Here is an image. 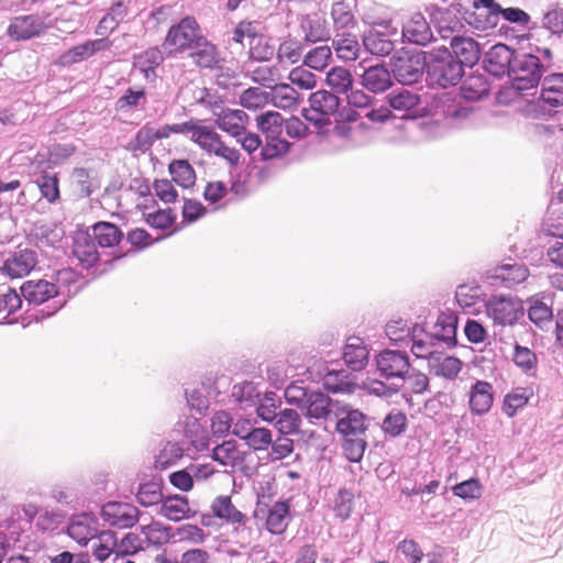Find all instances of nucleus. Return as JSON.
I'll return each instance as SVG.
<instances>
[{
	"label": "nucleus",
	"mask_w": 563,
	"mask_h": 563,
	"mask_svg": "<svg viewBox=\"0 0 563 563\" xmlns=\"http://www.w3.org/2000/svg\"><path fill=\"white\" fill-rule=\"evenodd\" d=\"M428 66L426 82L430 88H442L456 86L465 73L462 66L454 59L446 46L434 47L427 51Z\"/></svg>",
	"instance_id": "obj_1"
},
{
	"label": "nucleus",
	"mask_w": 563,
	"mask_h": 563,
	"mask_svg": "<svg viewBox=\"0 0 563 563\" xmlns=\"http://www.w3.org/2000/svg\"><path fill=\"white\" fill-rule=\"evenodd\" d=\"M427 51L420 48H401L389 60L393 78L402 86L418 84L427 75Z\"/></svg>",
	"instance_id": "obj_2"
},
{
	"label": "nucleus",
	"mask_w": 563,
	"mask_h": 563,
	"mask_svg": "<svg viewBox=\"0 0 563 563\" xmlns=\"http://www.w3.org/2000/svg\"><path fill=\"white\" fill-rule=\"evenodd\" d=\"M510 73V88L518 95H523L539 86L544 75V66L533 52L519 51Z\"/></svg>",
	"instance_id": "obj_3"
},
{
	"label": "nucleus",
	"mask_w": 563,
	"mask_h": 563,
	"mask_svg": "<svg viewBox=\"0 0 563 563\" xmlns=\"http://www.w3.org/2000/svg\"><path fill=\"white\" fill-rule=\"evenodd\" d=\"M202 37L196 18L186 15L169 27L163 47L167 51V56H175L194 49L199 45V41H202Z\"/></svg>",
	"instance_id": "obj_4"
},
{
	"label": "nucleus",
	"mask_w": 563,
	"mask_h": 563,
	"mask_svg": "<svg viewBox=\"0 0 563 563\" xmlns=\"http://www.w3.org/2000/svg\"><path fill=\"white\" fill-rule=\"evenodd\" d=\"M308 101L310 109H302L301 115L312 125L321 128L331 124V117H335L340 110L343 98L332 90L319 89L310 93Z\"/></svg>",
	"instance_id": "obj_5"
},
{
	"label": "nucleus",
	"mask_w": 563,
	"mask_h": 563,
	"mask_svg": "<svg viewBox=\"0 0 563 563\" xmlns=\"http://www.w3.org/2000/svg\"><path fill=\"white\" fill-rule=\"evenodd\" d=\"M20 290L29 305L47 303V310H41L43 317L55 314L67 302V298L58 284H21Z\"/></svg>",
	"instance_id": "obj_6"
},
{
	"label": "nucleus",
	"mask_w": 563,
	"mask_h": 563,
	"mask_svg": "<svg viewBox=\"0 0 563 563\" xmlns=\"http://www.w3.org/2000/svg\"><path fill=\"white\" fill-rule=\"evenodd\" d=\"M518 52L507 44L497 43L484 54L482 67L495 78L509 77Z\"/></svg>",
	"instance_id": "obj_7"
},
{
	"label": "nucleus",
	"mask_w": 563,
	"mask_h": 563,
	"mask_svg": "<svg viewBox=\"0 0 563 563\" xmlns=\"http://www.w3.org/2000/svg\"><path fill=\"white\" fill-rule=\"evenodd\" d=\"M48 13H37L14 16L7 26L5 34L13 41L25 42L40 37L48 29L46 19Z\"/></svg>",
	"instance_id": "obj_8"
},
{
	"label": "nucleus",
	"mask_w": 563,
	"mask_h": 563,
	"mask_svg": "<svg viewBox=\"0 0 563 563\" xmlns=\"http://www.w3.org/2000/svg\"><path fill=\"white\" fill-rule=\"evenodd\" d=\"M375 361L379 375L386 379L405 380L411 367L409 354L399 349H384L376 355Z\"/></svg>",
	"instance_id": "obj_9"
},
{
	"label": "nucleus",
	"mask_w": 563,
	"mask_h": 563,
	"mask_svg": "<svg viewBox=\"0 0 563 563\" xmlns=\"http://www.w3.org/2000/svg\"><path fill=\"white\" fill-rule=\"evenodd\" d=\"M486 311L494 323L503 327L514 325L523 317L522 301L507 296H492L486 303Z\"/></svg>",
	"instance_id": "obj_10"
},
{
	"label": "nucleus",
	"mask_w": 563,
	"mask_h": 563,
	"mask_svg": "<svg viewBox=\"0 0 563 563\" xmlns=\"http://www.w3.org/2000/svg\"><path fill=\"white\" fill-rule=\"evenodd\" d=\"M111 41L109 37H100L95 40H86L82 43L71 46L57 56L54 65L66 68L80 62L87 60L99 52L109 49Z\"/></svg>",
	"instance_id": "obj_11"
},
{
	"label": "nucleus",
	"mask_w": 563,
	"mask_h": 563,
	"mask_svg": "<svg viewBox=\"0 0 563 563\" xmlns=\"http://www.w3.org/2000/svg\"><path fill=\"white\" fill-rule=\"evenodd\" d=\"M334 417L338 418L335 430L344 438L363 435L367 430L366 415L351 405L340 402Z\"/></svg>",
	"instance_id": "obj_12"
},
{
	"label": "nucleus",
	"mask_w": 563,
	"mask_h": 563,
	"mask_svg": "<svg viewBox=\"0 0 563 563\" xmlns=\"http://www.w3.org/2000/svg\"><path fill=\"white\" fill-rule=\"evenodd\" d=\"M340 402L320 389H311L300 410L310 420H328L335 413Z\"/></svg>",
	"instance_id": "obj_13"
},
{
	"label": "nucleus",
	"mask_w": 563,
	"mask_h": 563,
	"mask_svg": "<svg viewBox=\"0 0 563 563\" xmlns=\"http://www.w3.org/2000/svg\"><path fill=\"white\" fill-rule=\"evenodd\" d=\"M37 264V254L31 249L13 252L0 265V273L10 279H20L27 276Z\"/></svg>",
	"instance_id": "obj_14"
},
{
	"label": "nucleus",
	"mask_w": 563,
	"mask_h": 563,
	"mask_svg": "<svg viewBox=\"0 0 563 563\" xmlns=\"http://www.w3.org/2000/svg\"><path fill=\"white\" fill-rule=\"evenodd\" d=\"M449 52L464 71L466 68H473L482 56L481 44L473 37L462 35L451 38Z\"/></svg>",
	"instance_id": "obj_15"
},
{
	"label": "nucleus",
	"mask_w": 563,
	"mask_h": 563,
	"mask_svg": "<svg viewBox=\"0 0 563 563\" xmlns=\"http://www.w3.org/2000/svg\"><path fill=\"white\" fill-rule=\"evenodd\" d=\"M99 520L92 512L73 515L67 526V534L78 544L86 547L98 534Z\"/></svg>",
	"instance_id": "obj_16"
},
{
	"label": "nucleus",
	"mask_w": 563,
	"mask_h": 563,
	"mask_svg": "<svg viewBox=\"0 0 563 563\" xmlns=\"http://www.w3.org/2000/svg\"><path fill=\"white\" fill-rule=\"evenodd\" d=\"M139 510L128 503L109 501L101 508V517L111 527L131 528L137 521Z\"/></svg>",
	"instance_id": "obj_17"
},
{
	"label": "nucleus",
	"mask_w": 563,
	"mask_h": 563,
	"mask_svg": "<svg viewBox=\"0 0 563 563\" xmlns=\"http://www.w3.org/2000/svg\"><path fill=\"white\" fill-rule=\"evenodd\" d=\"M69 183L76 199L90 198L101 187L97 170L86 167L73 168L69 175Z\"/></svg>",
	"instance_id": "obj_18"
},
{
	"label": "nucleus",
	"mask_w": 563,
	"mask_h": 563,
	"mask_svg": "<svg viewBox=\"0 0 563 563\" xmlns=\"http://www.w3.org/2000/svg\"><path fill=\"white\" fill-rule=\"evenodd\" d=\"M143 187L145 188V190H143V211H145L150 207V203H154L155 200L145 179H143ZM176 220L177 214L170 207L165 209L158 208L157 210L148 213L143 212V221L152 229L161 231L170 228Z\"/></svg>",
	"instance_id": "obj_19"
},
{
	"label": "nucleus",
	"mask_w": 563,
	"mask_h": 563,
	"mask_svg": "<svg viewBox=\"0 0 563 563\" xmlns=\"http://www.w3.org/2000/svg\"><path fill=\"white\" fill-rule=\"evenodd\" d=\"M500 18L511 24L520 26H527L531 21L529 13L518 7L504 8L499 3L495 11H492L490 15H484L483 21L479 24L482 31L495 30L498 27Z\"/></svg>",
	"instance_id": "obj_20"
},
{
	"label": "nucleus",
	"mask_w": 563,
	"mask_h": 563,
	"mask_svg": "<svg viewBox=\"0 0 563 563\" xmlns=\"http://www.w3.org/2000/svg\"><path fill=\"white\" fill-rule=\"evenodd\" d=\"M494 387L489 382L477 379L468 391L470 411L474 416L486 415L494 402Z\"/></svg>",
	"instance_id": "obj_21"
},
{
	"label": "nucleus",
	"mask_w": 563,
	"mask_h": 563,
	"mask_svg": "<svg viewBox=\"0 0 563 563\" xmlns=\"http://www.w3.org/2000/svg\"><path fill=\"white\" fill-rule=\"evenodd\" d=\"M401 36L404 42L417 46H426L433 38V33L421 12H416L402 26Z\"/></svg>",
	"instance_id": "obj_22"
},
{
	"label": "nucleus",
	"mask_w": 563,
	"mask_h": 563,
	"mask_svg": "<svg viewBox=\"0 0 563 563\" xmlns=\"http://www.w3.org/2000/svg\"><path fill=\"white\" fill-rule=\"evenodd\" d=\"M361 85L373 93L388 90L393 86V75L386 64H377L364 69Z\"/></svg>",
	"instance_id": "obj_23"
},
{
	"label": "nucleus",
	"mask_w": 563,
	"mask_h": 563,
	"mask_svg": "<svg viewBox=\"0 0 563 563\" xmlns=\"http://www.w3.org/2000/svg\"><path fill=\"white\" fill-rule=\"evenodd\" d=\"M459 317L453 311H442L439 313L435 329L432 335L433 340L444 343L449 349L457 346Z\"/></svg>",
	"instance_id": "obj_24"
},
{
	"label": "nucleus",
	"mask_w": 563,
	"mask_h": 563,
	"mask_svg": "<svg viewBox=\"0 0 563 563\" xmlns=\"http://www.w3.org/2000/svg\"><path fill=\"white\" fill-rule=\"evenodd\" d=\"M300 27L305 34L303 41L308 44L328 42L331 38L327 19L318 13L302 16Z\"/></svg>",
	"instance_id": "obj_25"
},
{
	"label": "nucleus",
	"mask_w": 563,
	"mask_h": 563,
	"mask_svg": "<svg viewBox=\"0 0 563 563\" xmlns=\"http://www.w3.org/2000/svg\"><path fill=\"white\" fill-rule=\"evenodd\" d=\"M159 514L168 520L180 521L194 518L197 511L190 509L187 496L174 494L165 497L159 507Z\"/></svg>",
	"instance_id": "obj_26"
},
{
	"label": "nucleus",
	"mask_w": 563,
	"mask_h": 563,
	"mask_svg": "<svg viewBox=\"0 0 563 563\" xmlns=\"http://www.w3.org/2000/svg\"><path fill=\"white\" fill-rule=\"evenodd\" d=\"M462 366L463 363L459 357L446 355L440 351H434L428 362V368L431 374L448 379L455 378L461 372Z\"/></svg>",
	"instance_id": "obj_27"
},
{
	"label": "nucleus",
	"mask_w": 563,
	"mask_h": 563,
	"mask_svg": "<svg viewBox=\"0 0 563 563\" xmlns=\"http://www.w3.org/2000/svg\"><path fill=\"white\" fill-rule=\"evenodd\" d=\"M529 275L528 267L517 262L504 263L485 272V278L493 282H527Z\"/></svg>",
	"instance_id": "obj_28"
},
{
	"label": "nucleus",
	"mask_w": 563,
	"mask_h": 563,
	"mask_svg": "<svg viewBox=\"0 0 563 563\" xmlns=\"http://www.w3.org/2000/svg\"><path fill=\"white\" fill-rule=\"evenodd\" d=\"M96 243L101 249H113L124 239L121 228L110 221H97L91 225Z\"/></svg>",
	"instance_id": "obj_29"
},
{
	"label": "nucleus",
	"mask_w": 563,
	"mask_h": 563,
	"mask_svg": "<svg viewBox=\"0 0 563 563\" xmlns=\"http://www.w3.org/2000/svg\"><path fill=\"white\" fill-rule=\"evenodd\" d=\"M542 88L539 101L552 107L558 108L563 106V75L551 73L542 77Z\"/></svg>",
	"instance_id": "obj_30"
},
{
	"label": "nucleus",
	"mask_w": 563,
	"mask_h": 563,
	"mask_svg": "<svg viewBox=\"0 0 563 563\" xmlns=\"http://www.w3.org/2000/svg\"><path fill=\"white\" fill-rule=\"evenodd\" d=\"M211 511L213 516L227 523H239L245 526L247 517L235 508L232 499L228 495H220L211 503Z\"/></svg>",
	"instance_id": "obj_31"
},
{
	"label": "nucleus",
	"mask_w": 563,
	"mask_h": 563,
	"mask_svg": "<svg viewBox=\"0 0 563 563\" xmlns=\"http://www.w3.org/2000/svg\"><path fill=\"white\" fill-rule=\"evenodd\" d=\"M286 518H290V500L276 501L267 512L266 529L272 534H282L286 528Z\"/></svg>",
	"instance_id": "obj_32"
},
{
	"label": "nucleus",
	"mask_w": 563,
	"mask_h": 563,
	"mask_svg": "<svg viewBox=\"0 0 563 563\" xmlns=\"http://www.w3.org/2000/svg\"><path fill=\"white\" fill-rule=\"evenodd\" d=\"M389 36L390 35H387L380 31L371 29L367 32H364L362 40L365 48L372 55L385 57L390 55L395 48L394 42L389 38Z\"/></svg>",
	"instance_id": "obj_33"
},
{
	"label": "nucleus",
	"mask_w": 563,
	"mask_h": 563,
	"mask_svg": "<svg viewBox=\"0 0 563 563\" xmlns=\"http://www.w3.org/2000/svg\"><path fill=\"white\" fill-rule=\"evenodd\" d=\"M168 172L172 180L185 189L191 188L196 184V172L188 159H173L168 164Z\"/></svg>",
	"instance_id": "obj_34"
},
{
	"label": "nucleus",
	"mask_w": 563,
	"mask_h": 563,
	"mask_svg": "<svg viewBox=\"0 0 563 563\" xmlns=\"http://www.w3.org/2000/svg\"><path fill=\"white\" fill-rule=\"evenodd\" d=\"M41 197L48 203H56L60 200L59 174L42 170L35 180Z\"/></svg>",
	"instance_id": "obj_35"
},
{
	"label": "nucleus",
	"mask_w": 563,
	"mask_h": 563,
	"mask_svg": "<svg viewBox=\"0 0 563 563\" xmlns=\"http://www.w3.org/2000/svg\"><path fill=\"white\" fill-rule=\"evenodd\" d=\"M271 102L274 107L279 109H291L300 102L299 92L289 84L279 82L272 89Z\"/></svg>",
	"instance_id": "obj_36"
},
{
	"label": "nucleus",
	"mask_w": 563,
	"mask_h": 563,
	"mask_svg": "<svg viewBox=\"0 0 563 563\" xmlns=\"http://www.w3.org/2000/svg\"><path fill=\"white\" fill-rule=\"evenodd\" d=\"M325 84L332 91L339 95H346L354 84L353 76L349 69L341 66H333L325 74Z\"/></svg>",
	"instance_id": "obj_37"
},
{
	"label": "nucleus",
	"mask_w": 563,
	"mask_h": 563,
	"mask_svg": "<svg viewBox=\"0 0 563 563\" xmlns=\"http://www.w3.org/2000/svg\"><path fill=\"white\" fill-rule=\"evenodd\" d=\"M355 342H347L343 349V360L354 372L362 371L368 361V351L358 338Z\"/></svg>",
	"instance_id": "obj_38"
},
{
	"label": "nucleus",
	"mask_w": 563,
	"mask_h": 563,
	"mask_svg": "<svg viewBox=\"0 0 563 563\" xmlns=\"http://www.w3.org/2000/svg\"><path fill=\"white\" fill-rule=\"evenodd\" d=\"M418 327V323L410 325L408 321L404 319L390 320L385 327V333L394 344L398 345L405 343L408 346L409 340L411 336L416 335V328Z\"/></svg>",
	"instance_id": "obj_39"
},
{
	"label": "nucleus",
	"mask_w": 563,
	"mask_h": 563,
	"mask_svg": "<svg viewBox=\"0 0 563 563\" xmlns=\"http://www.w3.org/2000/svg\"><path fill=\"white\" fill-rule=\"evenodd\" d=\"M185 453V448L179 442L167 441L155 455L154 467L157 471H165L175 465Z\"/></svg>",
	"instance_id": "obj_40"
},
{
	"label": "nucleus",
	"mask_w": 563,
	"mask_h": 563,
	"mask_svg": "<svg viewBox=\"0 0 563 563\" xmlns=\"http://www.w3.org/2000/svg\"><path fill=\"white\" fill-rule=\"evenodd\" d=\"M273 424L280 435L298 434L301 427V417L295 409L285 408L278 411Z\"/></svg>",
	"instance_id": "obj_41"
},
{
	"label": "nucleus",
	"mask_w": 563,
	"mask_h": 563,
	"mask_svg": "<svg viewBox=\"0 0 563 563\" xmlns=\"http://www.w3.org/2000/svg\"><path fill=\"white\" fill-rule=\"evenodd\" d=\"M143 534L145 537L143 542L156 548L167 543L170 538L174 537L173 528L170 526L154 520L147 525H143Z\"/></svg>",
	"instance_id": "obj_42"
},
{
	"label": "nucleus",
	"mask_w": 563,
	"mask_h": 563,
	"mask_svg": "<svg viewBox=\"0 0 563 563\" xmlns=\"http://www.w3.org/2000/svg\"><path fill=\"white\" fill-rule=\"evenodd\" d=\"M388 104L397 111L413 110L421 101L418 93H415L406 88H398L393 90L387 96Z\"/></svg>",
	"instance_id": "obj_43"
},
{
	"label": "nucleus",
	"mask_w": 563,
	"mask_h": 563,
	"mask_svg": "<svg viewBox=\"0 0 563 563\" xmlns=\"http://www.w3.org/2000/svg\"><path fill=\"white\" fill-rule=\"evenodd\" d=\"M256 125L266 137L280 136L283 133L284 118L277 111L267 110L257 115Z\"/></svg>",
	"instance_id": "obj_44"
},
{
	"label": "nucleus",
	"mask_w": 563,
	"mask_h": 563,
	"mask_svg": "<svg viewBox=\"0 0 563 563\" xmlns=\"http://www.w3.org/2000/svg\"><path fill=\"white\" fill-rule=\"evenodd\" d=\"M194 49V53L190 54L197 66L201 68L213 69L218 64V48L214 44L209 42L205 36L202 41H199V45H197Z\"/></svg>",
	"instance_id": "obj_45"
},
{
	"label": "nucleus",
	"mask_w": 563,
	"mask_h": 563,
	"mask_svg": "<svg viewBox=\"0 0 563 563\" xmlns=\"http://www.w3.org/2000/svg\"><path fill=\"white\" fill-rule=\"evenodd\" d=\"M323 388L331 394H353L357 385L350 379L344 372H329L323 378Z\"/></svg>",
	"instance_id": "obj_46"
},
{
	"label": "nucleus",
	"mask_w": 563,
	"mask_h": 563,
	"mask_svg": "<svg viewBox=\"0 0 563 563\" xmlns=\"http://www.w3.org/2000/svg\"><path fill=\"white\" fill-rule=\"evenodd\" d=\"M163 488L164 479L162 476H152L148 481L143 477V508L162 505L166 497Z\"/></svg>",
	"instance_id": "obj_47"
},
{
	"label": "nucleus",
	"mask_w": 563,
	"mask_h": 563,
	"mask_svg": "<svg viewBox=\"0 0 563 563\" xmlns=\"http://www.w3.org/2000/svg\"><path fill=\"white\" fill-rule=\"evenodd\" d=\"M221 135L211 126L200 124L198 120L191 133L190 140L200 148L211 154L212 148L220 142Z\"/></svg>",
	"instance_id": "obj_48"
},
{
	"label": "nucleus",
	"mask_w": 563,
	"mask_h": 563,
	"mask_svg": "<svg viewBox=\"0 0 563 563\" xmlns=\"http://www.w3.org/2000/svg\"><path fill=\"white\" fill-rule=\"evenodd\" d=\"M291 143L279 136L266 137L265 145L262 146L260 157L263 162L277 159L289 153Z\"/></svg>",
	"instance_id": "obj_49"
},
{
	"label": "nucleus",
	"mask_w": 563,
	"mask_h": 563,
	"mask_svg": "<svg viewBox=\"0 0 563 563\" xmlns=\"http://www.w3.org/2000/svg\"><path fill=\"white\" fill-rule=\"evenodd\" d=\"M282 406L280 398L274 391H268L264 395V397L258 400V406L256 408L257 416L268 423H273L278 415V411Z\"/></svg>",
	"instance_id": "obj_50"
},
{
	"label": "nucleus",
	"mask_w": 563,
	"mask_h": 563,
	"mask_svg": "<svg viewBox=\"0 0 563 563\" xmlns=\"http://www.w3.org/2000/svg\"><path fill=\"white\" fill-rule=\"evenodd\" d=\"M331 16L336 29L353 27L356 24L351 3L346 0H340L332 4Z\"/></svg>",
	"instance_id": "obj_51"
},
{
	"label": "nucleus",
	"mask_w": 563,
	"mask_h": 563,
	"mask_svg": "<svg viewBox=\"0 0 563 563\" xmlns=\"http://www.w3.org/2000/svg\"><path fill=\"white\" fill-rule=\"evenodd\" d=\"M332 46L336 53L338 58L343 60L356 59L360 51L356 37L350 33L344 34L339 40H333Z\"/></svg>",
	"instance_id": "obj_52"
},
{
	"label": "nucleus",
	"mask_w": 563,
	"mask_h": 563,
	"mask_svg": "<svg viewBox=\"0 0 563 563\" xmlns=\"http://www.w3.org/2000/svg\"><path fill=\"white\" fill-rule=\"evenodd\" d=\"M407 426V416L399 410H393L384 418L382 430L390 438H397L406 431Z\"/></svg>",
	"instance_id": "obj_53"
},
{
	"label": "nucleus",
	"mask_w": 563,
	"mask_h": 563,
	"mask_svg": "<svg viewBox=\"0 0 563 563\" xmlns=\"http://www.w3.org/2000/svg\"><path fill=\"white\" fill-rule=\"evenodd\" d=\"M528 318L538 328L543 329L547 323L552 321L553 311L552 308L542 300L532 299L528 308Z\"/></svg>",
	"instance_id": "obj_54"
},
{
	"label": "nucleus",
	"mask_w": 563,
	"mask_h": 563,
	"mask_svg": "<svg viewBox=\"0 0 563 563\" xmlns=\"http://www.w3.org/2000/svg\"><path fill=\"white\" fill-rule=\"evenodd\" d=\"M231 395L236 402L251 406L255 405V400L260 398L261 391L255 383L244 380L233 385Z\"/></svg>",
	"instance_id": "obj_55"
},
{
	"label": "nucleus",
	"mask_w": 563,
	"mask_h": 563,
	"mask_svg": "<svg viewBox=\"0 0 563 563\" xmlns=\"http://www.w3.org/2000/svg\"><path fill=\"white\" fill-rule=\"evenodd\" d=\"M332 59L331 48L327 45L310 49L303 57V66L314 70H323Z\"/></svg>",
	"instance_id": "obj_56"
},
{
	"label": "nucleus",
	"mask_w": 563,
	"mask_h": 563,
	"mask_svg": "<svg viewBox=\"0 0 563 563\" xmlns=\"http://www.w3.org/2000/svg\"><path fill=\"white\" fill-rule=\"evenodd\" d=\"M275 47L269 43V40L261 34L254 42H251L249 51V59L254 62H268L273 58Z\"/></svg>",
	"instance_id": "obj_57"
},
{
	"label": "nucleus",
	"mask_w": 563,
	"mask_h": 563,
	"mask_svg": "<svg viewBox=\"0 0 563 563\" xmlns=\"http://www.w3.org/2000/svg\"><path fill=\"white\" fill-rule=\"evenodd\" d=\"M269 93L257 87H249L240 95L239 103L249 110H256L268 102Z\"/></svg>",
	"instance_id": "obj_58"
},
{
	"label": "nucleus",
	"mask_w": 563,
	"mask_h": 563,
	"mask_svg": "<svg viewBox=\"0 0 563 563\" xmlns=\"http://www.w3.org/2000/svg\"><path fill=\"white\" fill-rule=\"evenodd\" d=\"M77 151V146L73 143H54L48 146V159L51 165L48 168H55L62 165L66 159L71 157Z\"/></svg>",
	"instance_id": "obj_59"
},
{
	"label": "nucleus",
	"mask_w": 563,
	"mask_h": 563,
	"mask_svg": "<svg viewBox=\"0 0 563 563\" xmlns=\"http://www.w3.org/2000/svg\"><path fill=\"white\" fill-rule=\"evenodd\" d=\"M354 506V494L346 488H341L334 499L333 510L335 516L341 520H346L351 517Z\"/></svg>",
	"instance_id": "obj_60"
},
{
	"label": "nucleus",
	"mask_w": 563,
	"mask_h": 563,
	"mask_svg": "<svg viewBox=\"0 0 563 563\" xmlns=\"http://www.w3.org/2000/svg\"><path fill=\"white\" fill-rule=\"evenodd\" d=\"M514 362L523 373L529 374L532 369H536L538 358L532 350L516 343Z\"/></svg>",
	"instance_id": "obj_61"
},
{
	"label": "nucleus",
	"mask_w": 563,
	"mask_h": 563,
	"mask_svg": "<svg viewBox=\"0 0 563 563\" xmlns=\"http://www.w3.org/2000/svg\"><path fill=\"white\" fill-rule=\"evenodd\" d=\"M236 441L227 440L213 448L211 459L223 466H228L236 460Z\"/></svg>",
	"instance_id": "obj_62"
},
{
	"label": "nucleus",
	"mask_w": 563,
	"mask_h": 563,
	"mask_svg": "<svg viewBox=\"0 0 563 563\" xmlns=\"http://www.w3.org/2000/svg\"><path fill=\"white\" fill-rule=\"evenodd\" d=\"M207 213V208L201 201L194 198H184L181 210L183 224L188 225L197 222Z\"/></svg>",
	"instance_id": "obj_63"
},
{
	"label": "nucleus",
	"mask_w": 563,
	"mask_h": 563,
	"mask_svg": "<svg viewBox=\"0 0 563 563\" xmlns=\"http://www.w3.org/2000/svg\"><path fill=\"white\" fill-rule=\"evenodd\" d=\"M367 442L358 437H347L343 443V450L346 459L352 463H358L364 456Z\"/></svg>",
	"instance_id": "obj_64"
}]
</instances>
